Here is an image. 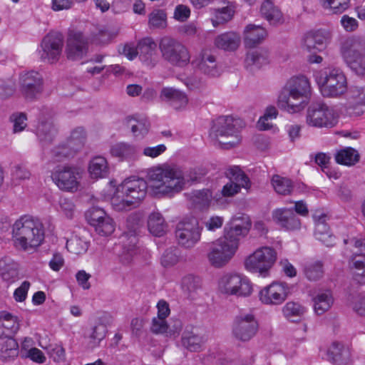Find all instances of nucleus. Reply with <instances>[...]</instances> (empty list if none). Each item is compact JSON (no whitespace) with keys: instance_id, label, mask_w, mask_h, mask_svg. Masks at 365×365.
I'll return each mask as SVG.
<instances>
[{"instance_id":"obj_1","label":"nucleus","mask_w":365,"mask_h":365,"mask_svg":"<svg viewBox=\"0 0 365 365\" xmlns=\"http://www.w3.org/2000/svg\"><path fill=\"white\" fill-rule=\"evenodd\" d=\"M11 235L16 249L24 252L36 250L44 241V226L38 219L25 215L12 225Z\"/></svg>"},{"instance_id":"obj_2","label":"nucleus","mask_w":365,"mask_h":365,"mask_svg":"<svg viewBox=\"0 0 365 365\" xmlns=\"http://www.w3.org/2000/svg\"><path fill=\"white\" fill-rule=\"evenodd\" d=\"M311 97V85L304 76L291 78L280 91L278 106L289 113H296L303 110L308 105Z\"/></svg>"},{"instance_id":"obj_3","label":"nucleus","mask_w":365,"mask_h":365,"mask_svg":"<svg viewBox=\"0 0 365 365\" xmlns=\"http://www.w3.org/2000/svg\"><path fill=\"white\" fill-rule=\"evenodd\" d=\"M250 226V223L246 225H235L223 237L212 243L207 258L213 267L220 268L229 262L238 249L240 237L248 233Z\"/></svg>"},{"instance_id":"obj_4","label":"nucleus","mask_w":365,"mask_h":365,"mask_svg":"<svg viewBox=\"0 0 365 365\" xmlns=\"http://www.w3.org/2000/svg\"><path fill=\"white\" fill-rule=\"evenodd\" d=\"M147 182L141 178H130L119 185L111 205L116 211H128L135 207L146 195Z\"/></svg>"},{"instance_id":"obj_5","label":"nucleus","mask_w":365,"mask_h":365,"mask_svg":"<svg viewBox=\"0 0 365 365\" xmlns=\"http://www.w3.org/2000/svg\"><path fill=\"white\" fill-rule=\"evenodd\" d=\"M150 186L157 192L173 195L180 192L185 184L182 170L176 167L163 165L153 168L148 173Z\"/></svg>"},{"instance_id":"obj_6","label":"nucleus","mask_w":365,"mask_h":365,"mask_svg":"<svg viewBox=\"0 0 365 365\" xmlns=\"http://www.w3.org/2000/svg\"><path fill=\"white\" fill-rule=\"evenodd\" d=\"M323 96L338 98L347 91V81L344 72L339 68L320 71L314 74Z\"/></svg>"},{"instance_id":"obj_7","label":"nucleus","mask_w":365,"mask_h":365,"mask_svg":"<svg viewBox=\"0 0 365 365\" xmlns=\"http://www.w3.org/2000/svg\"><path fill=\"white\" fill-rule=\"evenodd\" d=\"M243 126L244 123L240 118H234L230 115L220 116L215 121L211 135L220 144L224 145V148H233L240 142L238 133Z\"/></svg>"},{"instance_id":"obj_8","label":"nucleus","mask_w":365,"mask_h":365,"mask_svg":"<svg viewBox=\"0 0 365 365\" xmlns=\"http://www.w3.org/2000/svg\"><path fill=\"white\" fill-rule=\"evenodd\" d=\"M340 52L346 64L357 75H365V40L356 36L345 39Z\"/></svg>"},{"instance_id":"obj_9","label":"nucleus","mask_w":365,"mask_h":365,"mask_svg":"<svg viewBox=\"0 0 365 365\" xmlns=\"http://www.w3.org/2000/svg\"><path fill=\"white\" fill-rule=\"evenodd\" d=\"M159 48L162 58L173 66L182 68L190 62L188 48L175 38L168 36L163 38Z\"/></svg>"},{"instance_id":"obj_10","label":"nucleus","mask_w":365,"mask_h":365,"mask_svg":"<svg viewBox=\"0 0 365 365\" xmlns=\"http://www.w3.org/2000/svg\"><path fill=\"white\" fill-rule=\"evenodd\" d=\"M277 259V252L272 247H262L249 255L245 260L247 270L266 276Z\"/></svg>"},{"instance_id":"obj_11","label":"nucleus","mask_w":365,"mask_h":365,"mask_svg":"<svg viewBox=\"0 0 365 365\" xmlns=\"http://www.w3.org/2000/svg\"><path fill=\"white\" fill-rule=\"evenodd\" d=\"M306 120L310 126L332 128L338 123V115L334 108L319 102L309 106Z\"/></svg>"},{"instance_id":"obj_12","label":"nucleus","mask_w":365,"mask_h":365,"mask_svg":"<svg viewBox=\"0 0 365 365\" xmlns=\"http://www.w3.org/2000/svg\"><path fill=\"white\" fill-rule=\"evenodd\" d=\"M18 86L19 93L26 101H36L43 91V76L35 71H22L19 75Z\"/></svg>"},{"instance_id":"obj_13","label":"nucleus","mask_w":365,"mask_h":365,"mask_svg":"<svg viewBox=\"0 0 365 365\" xmlns=\"http://www.w3.org/2000/svg\"><path fill=\"white\" fill-rule=\"evenodd\" d=\"M202 230L196 217H186L177 225L175 237L180 246L190 249L200 242Z\"/></svg>"},{"instance_id":"obj_14","label":"nucleus","mask_w":365,"mask_h":365,"mask_svg":"<svg viewBox=\"0 0 365 365\" xmlns=\"http://www.w3.org/2000/svg\"><path fill=\"white\" fill-rule=\"evenodd\" d=\"M128 231L122 235L123 250L118 255L119 262L123 265H129L132 263L138 253L136 244L137 235L139 230V221L130 216L127 220Z\"/></svg>"},{"instance_id":"obj_15","label":"nucleus","mask_w":365,"mask_h":365,"mask_svg":"<svg viewBox=\"0 0 365 365\" xmlns=\"http://www.w3.org/2000/svg\"><path fill=\"white\" fill-rule=\"evenodd\" d=\"M259 330V324L252 313H240L235 317L232 325V335L239 341L247 342L253 339Z\"/></svg>"},{"instance_id":"obj_16","label":"nucleus","mask_w":365,"mask_h":365,"mask_svg":"<svg viewBox=\"0 0 365 365\" xmlns=\"http://www.w3.org/2000/svg\"><path fill=\"white\" fill-rule=\"evenodd\" d=\"M218 288L223 294L240 297L249 296L252 292L247 278L232 273L225 274L220 279Z\"/></svg>"},{"instance_id":"obj_17","label":"nucleus","mask_w":365,"mask_h":365,"mask_svg":"<svg viewBox=\"0 0 365 365\" xmlns=\"http://www.w3.org/2000/svg\"><path fill=\"white\" fill-rule=\"evenodd\" d=\"M63 37L61 34L50 32L41 41L38 54L41 60L53 63L56 62L62 53Z\"/></svg>"},{"instance_id":"obj_18","label":"nucleus","mask_w":365,"mask_h":365,"mask_svg":"<svg viewBox=\"0 0 365 365\" xmlns=\"http://www.w3.org/2000/svg\"><path fill=\"white\" fill-rule=\"evenodd\" d=\"M51 178L61 190L73 192L78 189L81 170L73 166L58 167L52 172Z\"/></svg>"},{"instance_id":"obj_19","label":"nucleus","mask_w":365,"mask_h":365,"mask_svg":"<svg viewBox=\"0 0 365 365\" xmlns=\"http://www.w3.org/2000/svg\"><path fill=\"white\" fill-rule=\"evenodd\" d=\"M226 176L230 181L222 188L221 193L224 197H233L238 194L242 188L249 190L251 182L248 176L238 166L229 168L226 170Z\"/></svg>"},{"instance_id":"obj_20","label":"nucleus","mask_w":365,"mask_h":365,"mask_svg":"<svg viewBox=\"0 0 365 365\" xmlns=\"http://www.w3.org/2000/svg\"><path fill=\"white\" fill-rule=\"evenodd\" d=\"M290 294V288L284 282H274L262 289L259 293L261 302L266 305L282 304Z\"/></svg>"},{"instance_id":"obj_21","label":"nucleus","mask_w":365,"mask_h":365,"mask_svg":"<svg viewBox=\"0 0 365 365\" xmlns=\"http://www.w3.org/2000/svg\"><path fill=\"white\" fill-rule=\"evenodd\" d=\"M58 134V128L53 121V112L48 108L41 110L36 127V135L43 145L51 143Z\"/></svg>"},{"instance_id":"obj_22","label":"nucleus","mask_w":365,"mask_h":365,"mask_svg":"<svg viewBox=\"0 0 365 365\" xmlns=\"http://www.w3.org/2000/svg\"><path fill=\"white\" fill-rule=\"evenodd\" d=\"M88 49V39L80 31L70 33L67 40L66 52L67 58L72 61L80 60L85 56Z\"/></svg>"},{"instance_id":"obj_23","label":"nucleus","mask_w":365,"mask_h":365,"mask_svg":"<svg viewBox=\"0 0 365 365\" xmlns=\"http://www.w3.org/2000/svg\"><path fill=\"white\" fill-rule=\"evenodd\" d=\"M207 341L205 331L200 327L187 326L182 334V345L190 351H200Z\"/></svg>"},{"instance_id":"obj_24","label":"nucleus","mask_w":365,"mask_h":365,"mask_svg":"<svg viewBox=\"0 0 365 365\" xmlns=\"http://www.w3.org/2000/svg\"><path fill=\"white\" fill-rule=\"evenodd\" d=\"M272 219L277 225L287 230H298L301 227L300 220L291 208L275 209L272 212Z\"/></svg>"},{"instance_id":"obj_25","label":"nucleus","mask_w":365,"mask_h":365,"mask_svg":"<svg viewBox=\"0 0 365 365\" xmlns=\"http://www.w3.org/2000/svg\"><path fill=\"white\" fill-rule=\"evenodd\" d=\"M346 91L349 113L355 115H361L365 107V87L353 86Z\"/></svg>"},{"instance_id":"obj_26","label":"nucleus","mask_w":365,"mask_h":365,"mask_svg":"<svg viewBox=\"0 0 365 365\" xmlns=\"http://www.w3.org/2000/svg\"><path fill=\"white\" fill-rule=\"evenodd\" d=\"M138 54L140 60L147 66L154 67L158 61L157 44L151 38H145L138 43Z\"/></svg>"},{"instance_id":"obj_27","label":"nucleus","mask_w":365,"mask_h":365,"mask_svg":"<svg viewBox=\"0 0 365 365\" xmlns=\"http://www.w3.org/2000/svg\"><path fill=\"white\" fill-rule=\"evenodd\" d=\"M327 358L334 365H347L351 361L350 349L342 342L334 341L327 349Z\"/></svg>"},{"instance_id":"obj_28","label":"nucleus","mask_w":365,"mask_h":365,"mask_svg":"<svg viewBox=\"0 0 365 365\" xmlns=\"http://www.w3.org/2000/svg\"><path fill=\"white\" fill-rule=\"evenodd\" d=\"M192 64L211 77H217L220 75V69L216 62V58L207 51L200 53L198 57L192 61Z\"/></svg>"},{"instance_id":"obj_29","label":"nucleus","mask_w":365,"mask_h":365,"mask_svg":"<svg viewBox=\"0 0 365 365\" xmlns=\"http://www.w3.org/2000/svg\"><path fill=\"white\" fill-rule=\"evenodd\" d=\"M110 153L120 161H133L138 158L139 148L134 144L120 142L110 147Z\"/></svg>"},{"instance_id":"obj_30","label":"nucleus","mask_w":365,"mask_h":365,"mask_svg":"<svg viewBox=\"0 0 365 365\" xmlns=\"http://www.w3.org/2000/svg\"><path fill=\"white\" fill-rule=\"evenodd\" d=\"M326 219L327 215L324 214L319 216L314 215L315 224L314 236L317 240L321 241L327 247H332L336 242V238L330 233Z\"/></svg>"},{"instance_id":"obj_31","label":"nucleus","mask_w":365,"mask_h":365,"mask_svg":"<svg viewBox=\"0 0 365 365\" xmlns=\"http://www.w3.org/2000/svg\"><path fill=\"white\" fill-rule=\"evenodd\" d=\"M326 36L320 31H309L302 38V48L309 53L321 51L325 47Z\"/></svg>"},{"instance_id":"obj_32","label":"nucleus","mask_w":365,"mask_h":365,"mask_svg":"<svg viewBox=\"0 0 365 365\" xmlns=\"http://www.w3.org/2000/svg\"><path fill=\"white\" fill-rule=\"evenodd\" d=\"M160 98L175 110L185 108L188 102L187 96L180 90L166 87L161 90Z\"/></svg>"},{"instance_id":"obj_33","label":"nucleus","mask_w":365,"mask_h":365,"mask_svg":"<svg viewBox=\"0 0 365 365\" xmlns=\"http://www.w3.org/2000/svg\"><path fill=\"white\" fill-rule=\"evenodd\" d=\"M267 36L264 28L255 24L247 25L244 30V42L247 47L252 48L259 44Z\"/></svg>"},{"instance_id":"obj_34","label":"nucleus","mask_w":365,"mask_h":365,"mask_svg":"<svg viewBox=\"0 0 365 365\" xmlns=\"http://www.w3.org/2000/svg\"><path fill=\"white\" fill-rule=\"evenodd\" d=\"M260 12L270 25H281L284 22V15L280 9L270 0H265L261 6Z\"/></svg>"},{"instance_id":"obj_35","label":"nucleus","mask_w":365,"mask_h":365,"mask_svg":"<svg viewBox=\"0 0 365 365\" xmlns=\"http://www.w3.org/2000/svg\"><path fill=\"white\" fill-rule=\"evenodd\" d=\"M19 329L16 317L9 313L0 314V338L13 337Z\"/></svg>"},{"instance_id":"obj_36","label":"nucleus","mask_w":365,"mask_h":365,"mask_svg":"<svg viewBox=\"0 0 365 365\" xmlns=\"http://www.w3.org/2000/svg\"><path fill=\"white\" fill-rule=\"evenodd\" d=\"M241 43L240 36L235 32H225L215 39V46L225 51H235Z\"/></svg>"},{"instance_id":"obj_37","label":"nucleus","mask_w":365,"mask_h":365,"mask_svg":"<svg viewBox=\"0 0 365 365\" xmlns=\"http://www.w3.org/2000/svg\"><path fill=\"white\" fill-rule=\"evenodd\" d=\"M88 173L93 179L106 178L109 173L107 160L103 156L93 158L89 163Z\"/></svg>"},{"instance_id":"obj_38","label":"nucleus","mask_w":365,"mask_h":365,"mask_svg":"<svg viewBox=\"0 0 365 365\" xmlns=\"http://www.w3.org/2000/svg\"><path fill=\"white\" fill-rule=\"evenodd\" d=\"M0 276L4 281L13 282L19 276L18 264L11 258L0 259Z\"/></svg>"},{"instance_id":"obj_39","label":"nucleus","mask_w":365,"mask_h":365,"mask_svg":"<svg viewBox=\"0 0 365 365\" xmlns=\"http://www.w3.org/2000/svg\"><path fill=\"white\" fill-rule=\"evenodd\" d=\"M269 63L268 53L264 50H254L247 52L245 60V67L252 69L253 67L259 68Z\"/></svg>"},{"instance_id":"obj_40","label":"nucleus","mask_w":365,"mask_h":365,"mask_svg":"<svg viewBox=\"0 0 365 365\" xmlns=\"http://www.w3.org/2000/svg\"><path fill=\"white\" fill-rule=\"evenodd\" d=\"M212 199V194L209 189L194 190L189 194V200L192 205L200 210L208 207Z\"/></svg>"},{"instance_id":"obj_41","label":"nucleus","mask_w":365,"mask_h":365,"mask_svg":"<svg viewBox=\"0 0 365 365\" xmlns=\"http://www.w3.org/2000/svg\"><path fill=\"white\" fill-rule=\"evenodd\" d=\"M118 34L115 29L106 27L96 28L91 34L89 40L92 43L105 45L110 43Z\"/></svg>"},{"instance_id":"obj_42","label":"nucleus","mask_w":365,"mask_h":365,"mask_svg":"<svg viewBox=\"0 0 365 365\" xmlns=\"http://www.w3.org/2000/svg\"><path fill=\"white\" fill-rule=\"evenodd\" d=\"M19 354V344L13 337L0 338V357L4 360L14 359Z\"/></svg>"},{"instance_id":"obj_43","label":"nucleus","mask_w":365,"mask_h":365,"mask_svg":"<svg viewBox=\"0 0 365 365\" xmlns=\"http://www.w3.org/2000/svg\"><path fill=\"white\" fill-rule=\"evenodd\" d=\"M148 227L151 234L160 237L166 232L167 224L160 213L153 212L149 215Z\"/></svg>"},{"instance_id":"obj_44","label":"nucleus","mask_w":365,"mask_h":365,"mask_svg":"<svg viewBox=\"0 0 365 365\" xmlns=\"http://www.w3.org/2000/svg\"><path fill=\"white\" fill-rule=\"evenodd\" d=\"M86 141V133L85 130L81 127H78L71 132L66 143L76 153L84 147Z\"/></svg>"},{"instance_id":"obj_45","label":"nucleus","mask_w":365,"mask_h":365,"mask_svg":"<svg viewBox=\"0 0 365 365\" xmlns=\"http://www.w3.org/2000/svg\"><path fill=\"white\" fill-rule=\"evenodd\" d=\"M314 309L317 314L322 315L328 311L334 302L331 293L329 291L317 294L314 299Z\"/></svg>"},{"instance_id":"obj_46","label":"nucleus","mask_w":365,"mask_h":365,"mask_svg":"<svg viewBox=\"0 0 365 365\" xmlns=\"http://www.w3.org/2000/svg\"><path fill=\"white\" fill-rule=\"evenodd\" d=\"M272 185L275 192L282 195H289L294 190L297 185H294L292 180L278 175H274L272 178Z\"/></svg>"},{"instance_id":"obj_47","label":"nucleus","mask_w":365,"mask_h":365,"mask_svg":"<svg viewBox=\"0 0 365 365\" xmlns=\"http://www.w3.org/2000/svg\"><path fill=\"white\" fill-rule=\"evenodd\" d=\"M201 279L198 277L187 275L182 280V289L190 299H195L201 290Z\"/></svg>"},{"instance_id":"obj_48","label":"nucleus","mask_w":365,"mask_h":365,"mask_svg":"<svg viewBox=\"0 0 365 365\" xmlns=\"http://www.w3.org/2000/svg\"><path fill=\"white\" fill-rule=\"evenodd\" d=\"M126 126L130 129L134 136L138 137L148 133L150 123L145 118L128 117L126 118Z\"/></svg>"},{"instance_id":"obj_49","label":"nucleus","mask_w":365,"mask_h":365,"mask_svg":"<svg viewBox=\"0 0 365 365\" xmlns=\"http://www.w3.org/2000/svg\"><path fill=\"white\" fill-rule=\"evenodd\" d=\"M335 160L337 163L351 166L359 160V154L355 149L348 147L339 150L335 154Z\"/></svg>"},{"instance_id":"obj_50","label":"nucleus","mask_w":365,"mask_h":365,"mask_svg":"<svg viewBox=\"0 0 365 365\" xmlns=\"http://www.w3.org/2000/svg\"><path fill=\"white\" fill-rule=\"evenodd\" d=\"M107 327L104 324L99 323L94 326L86 339L89 348L93 349L99 346L101 341L106 337Z\"/></svg>"},{"instance_id":"obj_51","label":"nucleus","mask_w":365,"mask_h":365,"mask_svg":"<svg viewBox=\"0 0 365 365\" xmlns=\"http://www.w3.org/2000/svg\"><path fill=\"white\" fill-rule=\"evenodd\" d=\"M234 14L235 6L231 3L222 8L215 9L214 17L211 19L212 24L215 27L225 24L232 19Z\"/></svg>"},{"instance_id":"obj_52","label":"nucleus","mask_w":365,"mask_h":365,"mask_svg":"<svg viewBox=\"0 0 365 365\" xmlns=\"http://www.w3.org/2000/svg\"><path fill=\"white\" fill-rule=\"evenodd\" d=\"M306 312V308L296 302H288L282 307L284 317L292 322L300 319Z\"/></svg>"},{"instance_id":"obj_53","label":"nucleus","mask_w":365,"mask_h":365,"mask_svg":"<svg viewBox=\"0 0 365 365\" xmlns=\"http://www.w3.org/2000/svg\"><path fill=\"white\" fill-rule=\"evenodd\" d=\"M44 349L54 362L63 364L66 363V350L61 344H50Z\"/></svg>"},{"instance_id":"obj_54","label":"nucleus","mask_w":365,"mask_h":365,"mask_svg":"<svg viewBox=\"0 0 365 365\" xmlns=\"http://www.w3.org/2000/svg\"><path fill=\"white\" fill-rule=\"evenodd\" d=\"M75 153L65 143L58 144L51 151V158L53 161L61 162L73 157Z\"/></svg>"},{"instance_id":"obj_55","label":"nucleus","mask_w":365,"mask_h":365,"mask_svg":"<svg viewBox=\"0 0 365 365\" xmlns=\"http://www.w3.org/2000/svg\"><path fill=\"white\" fill-rule=\"evenodd\" d=\"M148 24L153 29H164L167 26L166 13L161 9L152 11L148 16Z\"/></svg>"},{"instance_id":"obj_56","label":"nucleus","mask_w":365,"mask_h":365,"mask_svg":"<svg viewBox=\"0 0 365 365\" xmlns=\"http://www.w3.org/2000/svg\"><path fill=\"white\" fill-rule=\"evenodd\" d=\"M66 246L71 252L76 255H81L88 250L89 245L86 241L78 237H74L66 241Z\"/></svg>"},{"instance_id":"obj_57","label":"nucleus","mask_w":365,"mask_h":365,"mask_svg":"<svg viewBox=\"0 0 365 365\" xmlns=\"http://www.w3.org/2000/svg\"><path fill=\"white\" fill-rule=\"evenodd\" d=\"M304 274L309 280L316 281L323 276V264L321 262L308 264L304 267Z\"/></svg>"},{"instance_id":"obj_58","label":"nucleus","mask_w":365,"mask_h":365,"mask_svg":"<svg viewBox=\"0 0 365 365\" xmlns=\"http://www.w3.org/2000/svg\"><path fill=\"white\" fill-rule=\"evenodd\" d=\"M353 279L360 284L365 285V257L361 259H353Z\"/></svg>"},{"instance_id":"obj_59","label":"nucleus","mask_w":365,"mask_h":365,"mask_svg":"<svg viewBox=\"0 0 365 365\" xmlns=\"http://www.w3.org/2000/svg\"><path fill=\"white\" fill-rule=\"evenodd\" d=\"M278 111L274 106H269L267 108L263 116L260 117L257 122V126L259 130H266L272 128V124L269 123V120L277 118Z\"/></svg>"},{"instance_id":"obj_60","label":"nucleus","mask_w":365,"mask_h":365,"mask_svg":"<svg viewBox=\"0 0 365 365\" xmlns=\"http://www.w3.org/2000/svg\"><path fill=\"white\" fill-rule=\"evenodd\" d=\"M96 232L101 236H108L115 230V223L110 217H106L93 226Z\"/></svg>"},{"instance_id":"obj_61","label":"nucleus","mask_w":365,"mask_h":365,"mask_svg":"<svg viewBox=\"0 0 365 365\" xmlns=\"http://www.w3.org/2000/svg\"><path fill=\"white\" fill-rule=\"evenodd\" d=\"M86 217L88 223L93 227L98 223L99 221L109 216L103 209L98 207H93L86 212Z\"/></svg>"},{"instance_id":"obj_62","label":"nucleus","mask_w":365,"mask_h":365,"mask_svg":"<svg viewBox=\"0 0 365 365\" xmlns=\"http://www.w3.org/2000/svg\"><path fill=\"white\" fill-rule=\"evenodd\" d=\"M179 261L178 250L170 248L165 251L161 257V264L163 267H172Z\"/></svg>"},{"instance_id":"obj_63","label":"nucleus","mask_w":365,"mask_h":365,"mask_svg":"<svg viewBox=\"0 0 365 365\" xmlns=\"http://www.w3.org/2000/svg\"><path fill=\"white\" fill-rule=\"evenodd\" d=\"M16 90V84L13 81H0V99L6 100L12 97Z\"/></svg>"},{"instance_id":"obj_64","label":"nucleus","mask_w":365,"mask_h":365,"mask_svg":"<svg viewBox=\"0 0 365 365\" xmlns=\"http://www.w3.org/2000/svg\"><path fill=\"white\" fill-rule=\"evenodd\" d=\"M168 325L166 319L153 317L150 325V331L154 334H164L168 331Z\"/></svg>"}]
</instances>
